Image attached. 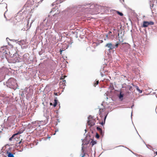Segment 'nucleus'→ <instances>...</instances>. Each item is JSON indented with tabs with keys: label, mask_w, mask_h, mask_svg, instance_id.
Segmentation results:
<instances>
[{
	"label": "nucleus",
	"mask_w": 157,
	"mask_h": 157,
	"mask_svg": "<svg viewBox=\"0 0 157 157\" xmlns=\"http://www.w3.org/2000/svg\"><path fill=\"white\" fill-rule=\"evenodd\" d=\"M6 85L8 87L16 90L18 87L15 80L13 78H10L7 81Z\"/></svg>",
	"instance_id": "1"
},
{
	"label": "nucleus",
	"mask_w": 157,
	"mask_h": 157,
	"mask_svg": "<svg viewBox=\"0 0 157 157\" xmlns=\"http://www.w3.org/2000/svg\"><path fill=\"white\" fill-rule=\"evenodd\" d=\"M10 54V63H15L16 62H19L20 61V58L19 57V55L17 52L14 54H10V53L9 52Z\"/></svg>",
	"instance_id": "2"
},
{
	"label": "nucleus",
	"mask_w": 157,
	"mask_h": 157,
	"mask_svg": "<svg viewBox=\"0 0 157 157\" xmlns=\"http://www.w3.org/2000/svg\"><path fill=\"white\" fill-rule=\"evenodd\" d=\"M105 47H107L109 48V50H112L115 48L114 46L111 43L107 44L105 46Z\"/></svg>",
	"instance_id": "3"
},
{
	"label": "nucleus",
	"mask_w": 157,
	"mask_h": 157,
	"mask_svg": "<svg viewBox=\"0 0 157 157\" xmlns=\"http://www.w3.org/2000/svg\"><path fill=\"white\" fill-rule=\"evenodd\" d=\"M91 116H89V117H88V120L87 121V124L88 125H90L91 126H93L94 125V122H93L92 121H91V120H90L89 117H90Z\"/></svg>",
	"instance_id": "4"
},
{
	"label": "nucleus",
	"mask_w": 157,
	"mask_h": 157,
	"mask_svg": "<svg viewBox=\"0 0 157 157\" xmlns=\"http://www.w3.org/2000/svg\"><path fill=\"white\" fill-rule=\"evenodd\" d=\"M25 129L24 128H21L17 132L14 134L15 135L22 133L25 131Z\"/></svg>",
	"instance_id": "5"
},
{
	"label": "nucleus",
	"mask_w": 157,
	"mask_h": 157,
	"mask_svg": "<svg viewBox=\"0 0 157 157\" xmlns=\"http://www.w3.org/2000/svg\"><path fill=\"white\" fill-rule=\"evenodd\" d=\"M96 129L97 130L99 131L101 135H103V132L101 128L98 127H97L96 128Z\"/></svg>",
	"instance_id": "6"
},
{
	"label": "nucleus",
	"mask_w": 157,
	"mask_h": 157,
	"mask_svg": "<svg viewBox=\"0 0 157 157\" xmlns=\"http://www.w3.org/2000/svg\"><path fill=\"white\" fill-rule=\"evenodd\" d=\"M124 94H122L121 92V91L120 92V94L118 96V97L121 101H122L123 99V97Z\"/></svg>",
	"instance_id": "7"
},
{
	"label": "nucleus",
	"mask_w": 157,
	"mask_h": 157,
	"mask_svg": "<svg viewBox=\"0 0 157 157\" xmlns=\"http://www.w3.org/2000/svg\"><path fill=\"white\" fill-rule=\"evenodd\" d=\"M148 26V21H144L143 22V27H147Z\"/></svg>",
	"instance_id": "8"
},
{
	"label": "nucleus",
	"mask_w": 157,
	"mask_h": 157,
	"mask_svg": "<svg viewBox=\"0 0 157 157\" xmlns=\"http://www.w3.org/2000/svg\"><path fill=\"white\" fill-rule=\"evenodd\" d=\"M89 141H86V140H83V143L82 144V147L83 146L82 145L84 144V145H87L88 144H89Z\"/></svg>",
	"instance_id": "9"
},
{
	"label": "nucleus",
	"mask_w": 157,
	"mask_h": 157,
	"mask_svg": "<svg viewBox=\"0 0 157 157\" xmlns=\"http://www.w3.org/2000/svg\"><path fill=\"white\" fill-rule=\"evenodd\" d=\"M113 10L114 12H116V13H117L118 14H119V15H120L121 16H122L123 15V14L122 13L116 10Z\"/></svg>",
	"instance_id": "10"
},
{
	"label": "nucleus",
	"mask_w": 157,
	"mask_h": 157,
	"mask_svg": "<svg viewBox=\"0 0 157 157\" xmlns=\"http://www.w3.org/2000/svg\"><path fill=\"white\" fill-rule=\"evenodd\" d=\"M92 141L90 142V144H91L92 146H93L96 144V141H93L92 139Z\"/></svg>",
	"instance_id": "11"
},
{
	"label": "nucleus",
	"mask_w": 157,
	"mask_h": 157,
	"mask_svg": "<svg viewBox=\"0 0 157 157\" xmlns=\"http://www.w3.org/2000/svg\"><path fill=\"white\" fill-rule=\"evenodd\" d=\"M54 102L53 104V105L54 107H55L57 105V101L56 99H54Z\"/></svg>",
	"instance_id": "12"
},
{
	"label": "nucleus",
	"mask_w": 157,
	"mask_h": 157,
	"mask_svg": "<svg viewBox=\"0 0 157 157\" xmlns=\"http://www.w3.org/2000/svg\"><path fill=\"white\" fill-rule=\"evenodd\" d=\"M136 90L139 92L140 93H142V90L139 89V88L138 86H136Z\"/></svg>",
	"instance_id": "13"
},
{
	"label": "nucleus",
	"mask_w": 157,
	"mask_h": 157,
	"mask_svg": "<svg viewBox=\"0 0 157 157\" xmlns=\"http://www.w3.org/2000/svg\"><path fill=\"white\" fill-rule=\"evenodd\" d=\"M84 147L82 146V151L83 153V154L82 156V157H85V153L84 152V150H83Z\"/></svg>",
	"instance_id": "14"
},
{
	"label": "nucleus",
	"mask_w": 157,
	"mask_h": 157,
	"mask_svg": "<svg viewBox=\"0 0 157 157\" xmlns=\"http://www.w3.org/2000/svg\"><path fill=\"white\" fill-rule=\"evenodd\" d=\"M88 6H89L88 7H85V8L86 9H92V7H94V6L93 5H90V4H89L88 5Z\"/></svg>",
	"instance_id": "15"
},
{
	"label": "nucleus",
	"mask_w": 157,
	"mask_h": 157,
	"mask_svg": "<svg viewBox=\"0 0 157 157\" xmlns=\"http://www.w3.org/2000/svg\"><path fill=\"white\" fill-rule=\"evenodd\" d=\"M148 25H153L154 24V22L152 21H148Z\"/></svg>",
	"instance_id": "16"
},
{
	"label": "nucleus",
	"mask_w": 157,
	"mask_h": 157,
	"mask_svg": "<svg viewBox=\"0 0 157 157\" xmlns=\"http://www.w3.org/2000/svg\"><path fill=\"white\" fill-rule=\"evenodd\" d=\"M15 136V134H14L13 135H12V136H11V137L9 139V140L10 141H11L12 140V139H13V138L14 137V136Z\"/></svg>",
	"instance_id": "17"
},
{
	"label": "nucleus",
	"mask_w": 157,
	"mask_h": 157,
	"mask_svg": "<svg viewBox=\"0 0 157 157\" xmlns=\"http://www.w3.org/2000/svg\"><path fill=\"white\" fill-rule=\"evenodd\" d=\"M96 138L98 139L99 138V134L98 133H96Z\"/></svg>",
	"instance_id": "18"
},
{
	"label": "nucleus",
	"mask_w": 157,
	"mask_h": 157,
	"mask_svg": "<svg viewBox=\"0 0 157 157\" xmlns=\"http://www.w3.org/2000/svg\"><path fill=\"white\" fill-rule=\"evenodd\" d=\"M118 44H119V43H116V44L115 46H114L115 48H117L118 47Z\"/></svg>",
	"instance_id": "19"
},
{
	"label": "nucleus",
	"mask_w": 157,
	"mask_h": 157,
	"mask_svg": "<svg viewBox=\"0 0 157 157\" xmlns=\"http://www.w3.org/2000/svg\"><path fill=\"white\" fill-rule=\"evenodd\" d=\"M98 83H99L98 81H97L96 82V83H95V84H94V85L95 86H96V85H97L98 84Z\"/></svg>",
	"instance_id": "20"
},
{
	"label": "nucleus",
	"mask_w": 157,
	"mask_h": 157,
	"mask_svg": "<svg viewBox=\"0 0 157 157\" xmlns=\"http://www.w3.org/2000/svg\"><path fill=\"white\" fill-rule=\"evenodd\" d=\"M107 114H106V115H105V116L104 118V121H105V119H106V118L107 116Z\"/></svg>",
	"instance_id": "21"
},
{
	"label": "nucleus",
	"mask_w": 157,
	"mask_h": 157,
	"mask_svg": "<svg viewBox=\"0 0 157 157\" xmlns=\"http://www.w3.org/2000/svg\"><path fill=\"white\" fill-rule=\"evenodd\" d=\"M105 121H104V122L102 121L101 123V125H103L105 123Z\"/></svg>",
	"instance_id": "22"
},
{
	"label": "nucleus",
	"mask_w": 157,
	"mask_h": 157,
	"mask_svg": "<svg viewBox=\"0 0 157 157\" xmlns=\"http://www.w3.org/2000/svg\"><path fill=\"white\" fill-rule=\"evenodd\" d=\"M56 4V2H55L52 4V6H54V5H55Z\"/></svg>",
	"instance_id": "23"
},
{
	"label": "nucleus",
	"mask_w": 157,
	"mask_h": 157,
	"mask_svg": "<svg viewBox=\"0 0 157 157\" xmlns=\"http://www.w3.org/2000/svg\"><path fill=\"white\" fill-rule=\"evenodd\" d=\"M103 7H102L101 6H100L99 7V8L100 9H102V8Z\"/></svg>",
	"instance_id": "24"
},
{
	"label": "nucleus",
	"mask_w": 157,
	"mask_h": 157,
	"mask_svg": "<svg viewBox=\"0 0 157 157\" xmlns=\"http://www.w3.org/2000/svg\"><path fill=\"white\" fill-rule=\"evenodd\" d=\"M44 0H40L39 2H38L39 3H40L41 2H42Z\"/></svg>",
	"instance_id": "25"
},
{
	"label": "nucleus",
	"mask_w": 157,
	"mask_h": 157,
	"mask_svg": "<svg viewBox=\"0 0 157 157\" xmlns=\"http://www.w3.org/2000/svg\"><path fill=\"white\" fill-rule=\"evenodd\" d=\"M63 51V50H61V49L60 50V53L61 54L62 51Z\"/></svg>",
	"instance_id": "26"
},
{
	"label": "nucleus",
	"mask_w": 157,
	"mask_h": 157,
	"mask_svg": "<svg viewBox=\"0 0 157 157\" xmlns=\"http://www.w3.org/2000/svg\"><path fill=\"white\" fill-rule=\"evenodd\" d=\"M101 75L102 77L103 76V74L102 73H101Z\"/></svg>",
	"instance_id": "27"
},
{
	"label": "nucleus",
	"mask_w": 157,
	"mask_h": 157,
	"mask_svg": "<svg viewBox=\"0 0 157 157\" xmlns=\"http://www.w3.org/2000/svg\"><path fill=\"white\" fill-rule=\"evenodd\" d=\"M54 94H55V95H57V93H54Z\"/></svg>",
	"instance_id": "28"
},
{
	"label": "nucleus",
	"mask_w": 157,
	"mask_h": 157,
	"mask_svg": "<svg viewBox=\"0 0 157 157\" xmlns=\"http://www.w3.org/2000/svg\"><path fill=\"white\" fill-rule=\"evenodd\" d=\"M21 141H20V142L18 143V144H21Z\"/></svg>",
	"instance_id": "29"
},
{
	"label": "nucleus",
	"mask_w": 157,
	"mask_h": 157,
	"mask_svg": "<svg viewBox=\"0 0 157 157\" xmlns=\"http://www.w3.org/2000/svg\"><path fill=\"white\" fill-rule=\"evenodd\" d=\"M108 97H107L106 98V100H108Z\"/></svg>",
	"instance_id": "30"
},
{
	"label": "nucleus",
	"mask_w": 157,
	"mask_h": 157,
	"mask_svg": "<svg viewBox=\"0 0 157 157\" xmlns=\"http://www.w3.org/2000/svg\"><path fill=\"white\" fill-rule=\"evenodd\" d=\"M58 129H57V130H56V132H58Z\"/></svg>",
	"instance_id": "31"
},
{
	"label": "nucleus",
	"mask_w": 157,
	"mask_h": 157,
	"mask_svg": "<svg viewBox=\"0 0 157 157\" xmlns=\"http://www.w3.org/2000/svg\"><path fill=\"white\" fill-rule=\"evenodd\" d=\"M50 105H52V103H50Z\"/></svg>",
	"instance_id": "32"
},
{
	"label": "nucleus",
	"mask_w": 157,
	"mask_h": 157,
	"mask_svg": "<svg viewBox=\"0 0 157 157\" xmlns=\"http://www.w3.org/2000/svg\"><path fill=\"white\" fill-rule=\"evenodd\" d=\"M106 35V37H108V34Z\"/></svg>",
	"instance_id": "33"
},
{
	"label": "nucleus",
	"mask_w": 157,
	"mask_h": 157,
	"mask_svg": "<svg viewBox=\"0 0 157 157\" xmlns=\"http://www.w3.org/2000/svg\"><path fill=\"white\" fill-rule=\"evenodd\" d=\"M156 155H157V151L156 152Z\"/></svg>",
	"instance_id": "34"
},
{
	"label": "nucleus",
	"mask_w": 157,
	"mask_h": 157,
	"mask_svg": "<svg viewBox=\"0 0 157 157\" xmlns=\"http://www.w3.org/2000/svg\"><path fill=\"white\" fill-rule=\"evenodd\" d=\"M8 39V38H7L6 39V40H7V39Z\"/></svg>",
	"instance_id": "35"
},
{
	"label": "nucleus",
	"mask_w": 157,
	"mask_h": 157,
	"mask_svg": "<svg viewBox=\"0 0 157 157\" xmlns=\"http://www.w3.org/2000/svg\"><path fill=\"white\" fill-rule=\"evenodd\" d=\"M133 105H132V106H131V108H132L133 107Z\"/></svg>",
	"instance_id": "36"
},
{
	"label": "nucleus",
	"mask_w": 157,
	"mask_h": 157,
	"mask_svg": "<svg viewBox=\"0 0 157 157\" xmlns=\"http://www.w3.org/2000/svg\"><path fill=\"white\" fill-rule=\"evenodd\" d=\"M85 131L86 132V129H85Z\"/></svg>",
	"instance_id": "37"
},
{
	"label": "nucleus",
	"mask_w": 157,
	"mask_h": 157,
	"mask_svg": "<svg viewBox=\"0 0 157 157\" xmlns=\"http://www.w3.org/2000/svg\"><path fill=\"white\" fill-rule=\"evenodd\" d=\"M119 33L118 34V36H119Z\"/></svg>",
	"instance_id": "38"
},
{
	"label": "nucleus",
	"mask_w": 157,
	"mask_h": 157,
	"mask_svg": "<svg viewBox=\"0 0 157 157\" xmlns=\"http://www.w3.org/2000/svg\"><path fill=\"white\" fill-rule=\"evenodd\" d=\"M63 82H65V80H63Z\"/></svg>",
	"instance_id": "39"
},
{
	"label": "nucleus",
	"mask_w": 157,
	"mask_h": 157,
	"mask_svg": "<svg viewBox=\"0 0 157 157\" xmlns=\"http://www.w3.org/2000/svg\"><path fill=\"white\" fill-rule=\"evenodd\" d=\"M63 2L62 1H60V3H61V2Z\"/></svg>",
	"instance_id": "40"
},
{
	"label": "nucleus",
	"mask_w": 157,
	"mask_h": 157,
	"mask_svg": "<svg viewBox=\"0 0 157 157\" xmlns=\"http://www.w3.org/2000/svg\"><path fill=\"white\" fill-rule=\"evenodd\" d=\"M119 146L120 147H121V146H123H123Z\"/></svg>",
	"instance_id": "41"
},
{
	"label": "nucleus",
	"mask_w": 157,
	"mask_h": 157,
	"mask_svg": "<svg viewBox=\"0 0 157 157\" xmlns=\"http://www.w3.org/2000/svg\"><path fill=\"white\" fill-rule=\"evenodd\" d=\"M4 157H7L6 156H5Z\"/></svg>",
	"instance_id": "42"
},
{
	"label": "nucleus",
	"mask_w": 157,
	"mask_h": 157,
	"mask_svg": "<svg viewBox=\"0 0 157 157\" xmlns=\"http://www.w3.org/2000/svg\"><path fill=\"white\" fill-rule=\"evenodd\" d=\"M111 33V32H109V33Z\"/></svg>",
	"instance_id": "43"
},
{
	"label": "nucleus",
	"mask_w": 157,
	"mask_h": 157,
	"mask_svg": "<svg viewBox=\"0 0 157 157\" xmlns=\"http://www.w3.org/2000/svg\"><path fill=\"white\" fill-rule=\"evenodd\" d=\"M105 94L106 95V93H105Z\"/></svg>",
	"instance_id": "44"
},
{
	"label": "nucleus",
	"mask_w": 157,
	"mask_h": 157,
	"mask_svg": "<svg viewBox=\"0 0 157 157\" xmlns=\"http://www.w3.org/2000/svg\"><path fill=\"white\" fill-rule=\"evenodd\" d=\"M22 95H23V94H21V95H22Z\"/></svg>",
	"instance_id": "45"
},
{
	"label": "nucleus",
	"mask_w": 157,
	"mask_h": 157,
	"mask_svg": "<svg viewBox=\"0 0 157 157\" xmlns=\"http://www.w3.org/2000/svg\"><path fill=\"white\" fill-rule=\"evenodd\" d=\"M22 95H23V94H21V95H22Z\"/></svg>",
	"instance_id": "46"
},
{
	"label": "nucleus",
	"mask_w": 157,
	"mask_h": 157,
	"mask_svg": "<svg viewBox=\"0 0 157 157\" xmlns=\"http://www.w3.org/2000/svg\"><path fill=\"white\" fill-rule=\"evenodd\" d=\"M39 54L40 55V53H39Z\"/></svg>",
	"instance_id": "47"
},
{
	"label": "nucleus",
	"mask_w": 157,
	"mask_h": 157,
	"mask_svg": "<svg viewBox=\"0 0 157 157\" xmlns=\"http://www.w3.org/2000/svg\"><path fill=\"white\" fill-rule=\"evenodd\" d=\"M39 54L40 55V53H39Z\"/></svg>",
	"instance_id": "48"
},
{
	"label": "nucleus",
	"mask_w": 157,
	"mask_h": 157,
	"mask_svg": "<svg viewBox=\"0 0 157 157\" xmlns=\"http://www.w3.org/2000/svg\"><path fill=\"white\" fill-rule=\"evenodd\" d=\"M132 113H131V116H132Z\"/></svg>",
	"instance_id": "49"
}]
</instances>
